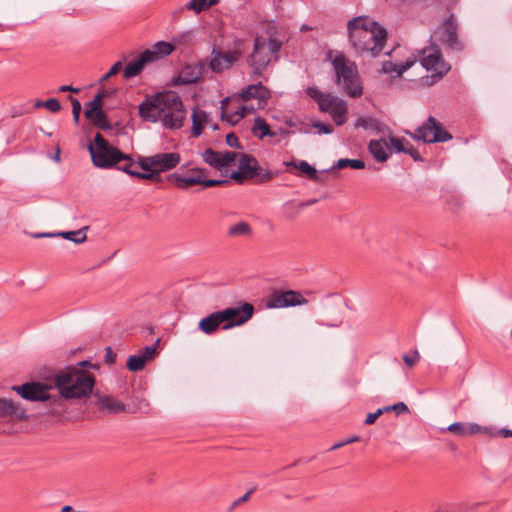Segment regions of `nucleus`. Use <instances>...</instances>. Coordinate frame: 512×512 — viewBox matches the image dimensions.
<instances>
[{
    "mask_svg": "<svg viewBox=\"0 0 512 512\" xmlns=\"http://www.w3.org/2000/svg\"><path fill=\"white\" fill-rule=\"evenodd\" d=\"M205 163L218 170L219 168V152L212 148H206L202 153Z\"/></svg>",
    "mask_w": 512,
    "mask_h": 512,
    "instance_id": "49530a36",
    "label": "nucleus"
},
{
    "mask_svg": "<svg viewBox=\"0 0 512 512\" xmlns=\"http://www.w3.org/2000/svg\"><path fill=\"white\" fill-rule=\"evenodd\" d=\"M211 60L209 62V68L214 73H222L225 70L230 69L235 63L236 59L228 51H222L217 49L215 46L211 52Z\"/></svg>",
    "mask_w": 512,
    "mask_h": 512,
    "instance_id": "a211bd4d",
    "label": "nucleus"
},
{
    "mask_svg": "<svg viewBox=\"0 0 512 512\" xmlns=\"http://www.w3.org/2000/svg\"><path fill=\"white\" fill-rule=\"evenodd\" d=\"M252 235V227L246 221H240L231 225L227 230V236L231 238L249 237Z\"/></svg>",
    "mask_w": 512,
    "mask_h": 512,
    "instance_id": "f704fd0d",
    "label": "nucleus"
},
{
    "mask_svg": "<svg viewBox=\"0 0 512 512\" xmlns=\"http://www.w3.org/2000/svg\"><path fill=\"white\" fill-rule=\"evenodd\" d=\"M239 97L243 102L257 99L258 109H263L267 101L271 98V91L268 87L264 86L262 82H258L243 88Z\"/></svg>",
    "mask_w": 512,
    "mask_h": 512,
    "instance_id": "dca6fc26",
    "label": "nucleus"
},
{
    "mask_svg": "<svg viewBox=\"0 0 512 512\" xmlns=\"http://www.w3.org/2000/svg\"><path fill=\"white\" fill-rule=\"evenodd\" d=\"M489 428H490V431L486 432L485 434H487L491 437H497V436H502L503 438H511L512 437V429L502 428V429L494 431L492 427H489Z\"/></svg>",
    "mask_w": 512,
    "mask_h": 512,
    "instance_id": "69168bd1",
    "label": "nucleus"
},
{
    "mask_svg": "<svg viewBox=\"0 0 512 512\" xmlns=\"http://www.w3.org/2000/svg\"><path fill=\"white\" fill-rule=\"evenodd\" d=\"M407 142L408 141L404 137L390 136V146H388V149H391L396 153H404L407 146Z\"/></svg>",
    "mask_w": 512,
    "mask_h": 512,
    "instance_id": "de8ad7c7",
    "label": "nucleus"
},
{
    "mask_svg": "<svg viewBox=\"0 0 512 512\" xmlns=\"http://www.w3.org/2000/svg\"><path fill=\"white\" fill-rule=\"evenodd\" d=\"M103 111L104 110L101 106L94 105V103L92 101H89L85 105L84 115H85L86 119L90 120L93 117H95L96 115H98L99 113H102Z\"/></svg>",
    "mask_w": 512,
    "mask_h": 512,
    "instance_id": "603ef678",
    "label": "nucleus"
},
{
    "mask_svg": "<svg viewBox=\"0 0 512 512\" xmlns=\"http://www.w3.org/2000/svg\"><path fill=\"white\" fill-rule=\"evenodd\" d=\"M139 116L148 122L155 123L161 117L160 107L157 102V98L154 95L147 96L140 104H139Z\"/></svg>",
    "mask_w": 512,
    "mask_h": 512,
    "instance_id": "412c9836",
    "label": "nucleus"
},
{
    "mask_svg": "<svg viewBox=\"0 0 512 512\" xmlns=\"http://www.w3.org/2000/svg\"><path fill=\"white\" fill-rule=\"evenodd\" d=\"M88 407L95 412L103 414H118L121 412L135 413L138 411L148 412L149 402L146 399L141 398L138 399L137 403H135L133 407H131L110 395H101L99 392H96L90 398Z\"/></svg>",
    "mask_w": 512,
    "mask_h": 512,
    "instance_id": "423d86ee",
    "label": "nucleus"
},
{
    "mask_svg": "<svg viewBox=\"0 0 512 512\" xmlns=\"http://www.w3.org/2000/svg\"><path fill=\"white\" fill-rule=\"evenodd\" d=\"M224 325L222 330H229L247 323L255 313V307L249 302H240L238 306L227 307L220 310Z\"/></svg>",
    "mask_w": 512,
    "mask_h": 512,
    "instance_id": "9b49d317",
    "label": "nucleus"
},
{
    "mask_svg": "<svg viewBox=\"0 0 512 512\" xmlns=\"http://www.w3.org/2000/svg\"><path fill=\"white\" fill-rule=\"evenodd\" d=\"M246 50L247 40L245 38L235 37L232 44L229 46L228 52H230L238 62L243 57Z\"/></svg>",
    "mask_w": 512,
    "mask_h": 512,
    "instance_id": "e433bc0d",
    "label": "nucleus"
},
{
    "mask_svg": "<svg viewBox=\"0 0 512 512\" xmlns=\"http://www.w3.org/2000/svg\"><path fill=\"white\" fill-rule=\"evenodd\" d=\"M248 111H254V107H251L249 109L247 106H242L238 111L231 114H228L226 110H223L221 112V119L223 121L231 123L232 125H235L239 121V119L245 117Z\"/></svg>",
    "mask_w": 512,
    "mask_h": 512,
    "instance_id": "a19ab883",
    "label": "nucleus"
},
{
    "mask_svg": "<svg viewBox=\"0 0 512 512\" xmlns=\"http://www.w3.org/2000/svg\"><path fill=\"white\" fill-rule=\"evenodd\" d=\"M122 161H125L126 163L124 165H121V166H119V164H118V165H116L115 168L125 172L126 174H128L131 177H134V178H137V179H141V180H147V177L142 176V175L145 174V171L144 172H139V171H136V170L132 169V167L135 165V161L133 160L131 155L128 154V158L127 159H123Z\"/></svg>",
    "mask_w": 512,
    "mask_h": 512,
    "instance_id": "ea45409f",
    "label": "nucleus"
},
{
    "mask_svg": "<svg viewBox=\"0 0 512 512\" xmlns=\"http://www.w3.org/2000/svg\"><path fill=\"white\" fill-rule=\"evenodd\" d=\"M305 93L318 104L320 112L328 113L334 104L335 96L320 91L316 86H309Z\"/></svg>",
    "mask_w": 512,
    "mask_h": 512,
    "instance_id": "b1692460",
    "label": "nucleus"
},
{
    "mask_svg": "<svg viewBox=\"0 0 512 512\" xmlns=\"http://www.w3.org/2000/svg\"><path fill=\"white\" fill-rule=\"evenodd\" d=\"M238 156H240V154H237L236 152H232V151H225L223 153L219 152V168H218V170L221 171L224 168L232 166Z\"/></svg>",
    "mask_w": 512,
    "mask_h": 512,
    "instance_id": "c03bdc74",
    "label": "nucleus"
},
{
    "mask_svg": "<svg viewBox=\"0 0 512 512\" xmlns=\"http://www.w3.org/2000/svg\"><path fill=\"white\" fill-rule=\"evenodd\" d=\"M337 126H342L347 122L348 106L347 102L339 97H334V104L328 112Z\"/></svg>",
    "mask_w": 512,
    "mask_h": 512,
    "instance_id": "bb28decb",
    "label": "nucleus"
},
{
    "mask_svg": "<svg viewBox=\"0 0 512 512\" xmlns=\"http://www.w3.org/2000/svg\"><path fill=\"white\" fill-rule=\"evenodd\" d=\"M464 200L459 195H449L446 197L447 209L453 213H457L463 206Z\"/></svg>",
    "mask_w": 512,
    "mask_h": 512,
    "instance_id": "09e8293b",
    "label": "nucleus"
},
{
    "mask_svg": "<svg viewBox=\"0 0 512 512\" xmlns=\"http://www.w3.org/2000/svg\"><path fill=\"white\" fill-rule=\"evenodd\" d=\"M87 149L93 165L100 169L115 168L123 159L128 158V154L111 145L100 132L95 134L94 139L87 145Z\"/></svg>",
    "mask_w": 512,
    "mask_h": 512,
    "instance_id": "7ed1b4c3",
    "label": "nucleus"
},
{
    "mask_svg": "<svg viewBox=\"0 0 512 512\" xmlns=\"http://www.w3.org/2000/svg\"><path fill=\"white\" fill-rule=\"evenodd\" d=\"M181 161L178 152H161L152 156H138L137 164L145 171L144 177L152 182H162L161 173L177 167Z\"/></svg>",
    "mask_w": 512,
    "mask_h": 512,
    "instance_id": "20e7f679",
    "label": "nucleus"
},
{
    "mask_svg": "<svg viewBox=\"0 0 512 512\" xmlns=\"http://www.w3.org/2000/svg\"><path fill=\"white\" fill-rule=\"evenodd\" d=\"M149 54L150 53L143 51L138 58L130 61L123 69V77L125 79H131L138 76L143 71L146 64L151 63L149 61Z\"/></svg>",
    "mask_w": 512,
    "mask_h": 512,
    "instance_id": "a878e982",
    "label": "nucleus"
},
{
    "mask_svg": "<svg viewBox=\"0 0 512 512\" xmlns=\"http://www.w3.org/2000/svg\"><path fill=\"white\" fill-rule=\"evenodd\" d=\"M312 127L318 129V132L322 134H331L334 131L331 124L323 123L321 121H314L312 123Z\"/></svg>",
    "mask_w": 512,
    "mask_h": 512,
    "instance_id": "0e129e2a",
    "label": "nucleus"
},
{
    "mask_svg": "<svg viewBox=\"0 0 512 512\" xmlns=\"http://www.w3.org/2000/svg\"><path fill=\"white\" fill-rule=\"evenodd\" d=\"M425 126L430 143H444L453 138L452 134L445 130L442 124L433 116L426 119Z\"/></svg>",
    "mask_w": 512,
    "mask_h": 512,
    "instance_id": "aec40b11",
    "label": "nucleus"
},
{
    "mask_svg": "<svg viewBox=\"0 0 512 512\" xmlns=\"http://www.w3.org/2000/svg\"><path fill=\"white\" fill-rule=\"evenodd\" d=\"M404 153L410 155L415 162L424 161V158L421 156L419 151L409 142H407V146Z\"/></svg>",
    "mask_w": 512,
    "mask_h": 512,
    "instance_id": "e2e57ef3",
    "label": "nucleus"
},
{
    "mask_svg": "<svg viewBox=\"0 0 512 512\" xmlns=\"http://www.w3.org/2000/svg\"><path fill=\"white\" fill-rule=\"evenodd\" d=\"M385 146L388 147V144L386 143L385 139L381 138L379 140H370L368 144V151L373 156V158L379 162L384 163L386 162L390 155L386 152Z\"/></svg>",
    "mask_w": 512,
    "mask_h": 512,
    "instance_id": "c756f323",
    "label": "nucleus"
},
{
    "mask_svg": "<svg viewBox=\"0 0 512 512\" xmlns=\"http://www.w3.org/2000/svg\"><path fill=\"white\" fill-rule=\"evenodd\" d=\"M285 164L287 166L295 167L296 169H298L300 171V173L302 175L306 176L309 180H312V181H315V182L320 181V177H319V174H318V171L316 170V168L313 167L312 165H310L305 160H301L298 163L286 162Z\"/></svg>",
    "mask_w": 512,
    "mask_h": 512,
    "instance_id": "72a5a7b5",
    "label": "nucleus"
},
{
    "mask_svg": "<svg viewBox=\"0 0 512 512\" xmlns=\"http://www.w3.org/2000/svg\"><path fill=\"white\" fill-rule=\"evenodd\" d=\"M343 90L351 98H359L363 94V87L358 72L349 80L343 81Z\"/></svg>",
    "mask_w": 512,
    "mask_h": 512,
    "instance_id": "2f4dec72",
    "label": "nucleus"
},
{
    "mask_svg": "<svg viewBox=\"0 0 512 512\" xmlns=\"http://www.w3.org/2000/svg\"><path fill=\"white\" fill-rule=\"evenodd\" d=\"M224 320L222 314L219 311L212 312L207 316L200 319L198 322V329L206 335H212L219 329H222Z\"/></svg>",
    "mask_w": 512,
    "mask_h": 512,
    "instance_id": "5701e85b",
    "label": "nucleus"
},
{
    "mask_svg": "<svg viewBox=\"0 0 512 512\" xmlns=\"http://www.w3.org/2000/svg\"><path fill=\"white\" fill-rule=\"evenodd\" d=\"M28 418L26 410L11 399L0 397V422L23 421Z\"/></svg>",
    "mask_w": 512,
    "mask_h": 512,
    "instance_id": "2eb2a0df",
    "label": "nucleus"
},
{
    "mask_svg": "<svg viewBox=\"0 0 512 512\" xmlns=\"http://www.w3.org/2000/svg\"><path fill=\"white\" fill-rule=\"evenodd\" d=\"M308 300L301 292L291 289H273L265 299L267 309H282L305 305Z\"/></svg>",
    "mask_w": 512,
    "mask_h": 512,
    "instance_id": "9d476101",
    "label": "nucleus"
},
{
    "mask_svg": "<svg viewBox=\"0 0 512 512\" xmlns=\"http://www.w3.org/2000/svg\"><path fill=\"white\" fill-rule=\"evenodd\" d=\"M381 409L384 410V413L385 412L393 411V412L396 413V415H401V414H405V413H409L410 412L408 406L404 402H398L396 404H393V405H390V406H386V407L381 408Z\"/></svg>",
    "mask_w": 512,
    "mask_h": 512,
    "instance_id": "6e6d98bb",
    "label": "nucleus"
},
{
    "mask_svg": "<svg viewBox=\"0 0 512 512\" xmlns=\"http://www.w3.org/2000/svg\"><path fill=\"white\" fill-rule=\"evenodd\" d=\"M251 132L260 140L264 139L265 137H274L276 135V132L271 130L269 124L261 116H257L254 119Z\"/></svg>",
    "mask_w": 512,
    "mask_h": 512,
    "instance_id": "473e14b6",
    "label": "nucleus"
},
{
    "mask_svg": "<svg viewBox=\"0 0 512 512\" xmlns=\"http://www.w3.org/2000/svg\"><path fill=\"white\" fill-rule=\"evenodd\" d=\"M159 341L160 339H157V341L153 345L146 346L143 349L140 355L144 358L146 362L153 360L154 357L156 356Z\"/></svg>",
    "mask_w": 512,
    "mask_h": 512,
    "instance_id": "13d9d810",
    "label": "nucleus"
},
{
    "mask_svg": "<svg viewBox=\"0 0 512 512\" xmlns=\"http://www.w3.org/2000/svg\"><path fill=\"white\" fill-rule=\"evenodd\" d=\"M186 117V109L178 108L174 110L165 111L161 113L159 119L162 120L163 125L171 130L180 129L183 126V121Z\"/></svg>",
    "mask_w": 512,
    "mask_h": 512,
    "instance_id": "393cba45",
    "label": "nucleus"
},
{
    "mask_svg": "<svg viewBox=\"0 0 512 512\" xmlns=\"http://www.w3.org/2000/svg\"><path fill=\"white\" fill-rule=\"evenodd\" d=\"M174 50L175 46L173 43L158 41L153 45L152 49H146L144 52L150 53L149 61L152 63L170 55Z\"/></svg>",
    "mask_w": 512,
    "mask_h": 512,
    "instance_id": "cd10ccee",
    "label": "nucleus"
},
{
    "mask_svg": "<svg viewBox=\"0 0 512 512\" xmlns=\"http://www.w3.org/2000/svg\"><path fill=\"white\" fill-rule=\"evenodd\" d=\"M345 168H351L354 170H361L365 168V162L361 159H348V158H341L339 159L331 169H345Z\"/></svg>",
    "mask_w": 512,
    "mask_h": 512,
    "instance_id": "4c0bfd02",
    "label": "nucleus"
},
{
    "mask_svg": "<svg viewBox=\"0 0 512 512\" xmlns=\"http://www.w3.org/2000/svg\"><path fill=\"white\" fill-rule=\"evenodd\" d=\"M192 128L191 134L193 137L198 138L202 135L205 125L209 121L208 114L204 111L195 107L192 111Z\"/></svg>",
    "mask_w": 512,
    "mask_h": 512,
    "instance_id": "c85d7f7f",
    "label": "nucleus"
},
{
    "mask_svg": "<svg viewBox=\"0 0 512 512\" xmlns=\"http://www.w3.org/2000/svg\"><path fill=\"white\" fill-rule=\"evenodd\" d=\"M206 1L207 0H190L186 4V8L188 10L194 11L196 14H199V13L207 10Z\"/></svg>",
    "mask_w": 512,
    "mask_h": 512,
    "instance_id": "864d4df0",
    "label": "nucleus"
},
{
    "mask_svg": "<svg viewBox=\"0 0 512 512\" xmlns=\"http://www.w3.org/2000/svg\"><path fill=\"white\" fill-rule=\"evenodd\" d=\"M406 134H408L412 139L416 141H422L425 144H430L425 122L419 126L415 132L407 131Z\"/></svg>",
    "mask_w": 512,
    "mask_h": 512,
    "instance_id": "8fccbe9b",
    "label": "nucleus"
},
{
    "mask_svg": "<svg viewBox=\"0 0 512 512\" xmlns=\"http://www.w3.org/2000/svg\"><path fill=\"white\" fill-rule=\"evenodd\" d=\"M355 127H361L365 130L371 129L376 133H381L383 125L375 118L360 116L355 122Z\"/></svg>",
    "mask_w": 512,
    "mask_h": 512,
    "instance_id": "c9c22d12",
    "label": "nucleus"
},
{
    "mask_svg": "<svg viewBox=\"0 0 512 512\" xmlns=\"http://www.w3.org/2000/svg\"><path fill=\"white\" fill-rule=\"evenodd\" d=\"M226 144L235 149H243V145L240 143L238 136L234 132H230L226 135Z\"/></svg>",
    "mask_w": 512,
    "mask_h": 512,
    "instance_id": "680f3d73",
    "label": "nucleus"
},
{
    "mask_svg": "<svg viewBox=\"0 0 512 512\" xmlns=\"http://www.w3.org/2000/svg\"><path fill=\"white\" fill-rule=\"evenodd\" d=\"M436 40L453 51H462L463 44L458 37V23L454 14H450L435 31Z\"/></svg>",
    "mask_w": 512,
    "mask_h": 512,
    "instance_id": "f8f14e48",
    "label": "nucleus"
},
{
    "mask_svg": "<svg viewBox=\"0 0 512 512\" xmlns=\"http://www.w3.org/2000/svg\"><path fill=\"white\" fill-rule=\"evenodd\" d=\"M146 363L140 354L130 355L127 359L126 367L131 372H138L144 369Z\"/></svg>",
    "mask_w": 512,
    "mask_h": 512,
    "instance_id": "79ce46f5",
    "label": "nucleus"
},
{
    "mask_svg": "<svg viewBox=\"0 0 512 512\" xmlns=\"http://www.w3.org/2000/svg\"><path fill=\"white\" fill-rule=\"evenodd\" d=\"M86 230H88L87 226L78 230L66 231V240L74 242L75 244L83 243L87 238Z\"/></svg>",
    "mask_w": 512,
    "mask_h": 512,
    "instance_id": "a18cd8bd",
    "label": "nucleus"
},
{
    "mask_svg": "<svg viewBox=\"0 0 512 512\" xmlns=\"http://www.w3.org/2000/svg\"><path fill=\"white\" fill-rule=\"evenodd\" d=\"M279 173V170L264 169L253 155L241 153L239 169L230 174V179L238 184L252 179H256V182L259 184H264L278 177Z\"/></svg>",
    "mask_w": 512,
    "mask_h": 512,
    "instance_id": "39448f33",
    "label": "nucleus"
},
{
    "mask_svg": "<svg viewBox=\"0 0 512 512\" xmlns=\"http://www.w3.org/2000/svg\"><path fill=\"white\" fill-rule=\"evenodd\" d=\"M123 69V62L117 61L114 63L111 68L108 70L106 74H104L100 79L99 83H103L107 80H109L111 77L117 75L121 70Z\"/></svg>",
    "mask_w": 512,
    "mask_h": 512,
    "instance_id": "5fc2aeb1",
    "label": "nucleus"
},
{
    "mask_svg": "<svg viewBox=\"0 0 512 512\" xmlns=\"http://www.w3.org/2000/svg\"><path fill=\"white\" fill-rule=\"evenodd\" d=\"M66 367H70L73 370L77 371H87V368L93 369V370H99L100 364L99 363H92L90 360H82L76 364L72 365H66Z\"/></svg>",
    "mask_w": 512,
    "mask_h": 512,
    "instance_id": "3c124183",
    "label": "nucleus"
},
{
    "mask_svg": "<svg viewBox=\"0 0 512 512\" xmlns=\"http://www.w3.org/2000/svg\"><path fill=\"white\" fill-rule=\"evenodd\" d=\"M419 359L420 356L417 350L413 351V355H403V361L408 367H413L419 361Z\"/></svg>",
    "mask_w": 512,
    "mask_h": 512,
    "instance_id": "338daca9",
    "label": "nucleus"
},
{
    "mask_svg": "<svg viewBox=\"0 0 512 512\" xmlns=\"http://www.w3.org/2000/svg\"><path fill=\"white\" fill-rule=\"evenodd\" d=\"M433 36L430 38L431 42V53H429L426 56H423L420 60L421 65L426 70H434L435 73H433L430 78L432 79V83H435L442 79L451 69V66L449 63H447L442 56L440 47L437 43L432 42Z\"/></svg>",
    "mask_w": 512,
    "mask_h": 512,
    "instance_id": "ddd939ff",
    "label": "nucleus"
},
{
    "mask_svg": "<svg viewBox=\"0 0 512 512\" xmlns=\"http://www.w3.org/2000/svg\"><path fill=\"white\" fill-rule=\"evenodd\" d=\"M47 381H29L21 385H14L12 390L24 400L31 402H44L54 408L60 406V401L50 394V390L57 389L58 395L64 398V370H59L55 375L51 371L45 376Z\"/></svg>",
    "mask_w": 512,
    "mask_h": 512,
    "instance_id": "f03ea898",
    "label": "nucleus"
},
{
    "mask_svg": "<svg viewBox=\"0 0 512 512\" xmlns=\"http://www.w3.org/2000/svg\"><path fill=\"white\" fill-rule=\"evenodd\" d=\"M257 490V486H253L252 488H250L243 496L237 498L236 500H234L231 504V506L229 507V511H232L234 510L237 506L247 502L249 500V498L251 497V495Z\"/></svg>",
    "mask_w": 512,
    "mask_h": 512,
    "instance_id": "bf43d9fd",
    "label": "nucleus"
},
{
    "mask_svg": "<svg viewBox=\"0 0 512 512\" xmlns=\"http://www.w3.org/2000/svg\"><path fill=\"white\" fill-rule=\"evenodd\" d=\"M46 108L52 113L59 112L62 108L61 103L56 98H49L47 100L37 99L33 102L32 109Z\"/></svg>",
    "mask_w": 512,
    "mask_h": 512,
    "instance_id": "58836bf2",
    "label": "nucleus"
},
{
    "mask_svg": "<svg viewBox=\"0 0 512 512\" xmlns=\"http://www.w3.org/2000/svg\"><path fill=\"white\" fill-rule=\"evenodd\" d=\"M266 33L268 34V39L266 40L268 51L271 55H274L277 60L279 58L278 54L283 45V42L276 37L277 27L274 24H269L266 28Z\"/></svg>",
    "mask_w": 512,
    "mask_h": 512,
    "instance_id": "7c9ffc66",
    "label": "nucleus"
},
{
    "mask_svg": "<svg viewBox=\"0 0 512 512\" xmlns=\"http://www.w3.org/2000/svg\"><path fill=\"white\" fill-rule=\"evenodd\" d=\"M399 68H400V64H397V63H393L392 61H383L382 63V72L384 73H396L395 77L396 78H400L402 77L403 73H400L399 72Z\"/></svg>",
    "mask_w": 512,
    "mask_h": 512,
    "instance_id": "4d7b16f0",
    "label": "nucleus"
},
{
    "mask_svg": "<svg viewBox=\"0 0 512 512\" xmlns=\"http://www.w3.org/2000/svg\"><path fill=\"white\" fill-rule=\"evenodd\" d=\"M90 121L95 127L103 131H110L113 129V126L110 123L107 113L105 111L99 113L98 115L90 119Z\"/></svg>",
    "mask_w": 512,
    "mask_h": 512,
    "instance_id": "37998d69",
    "label": "nucleus"
},
{
    "mask_svg": "<svg viewBox=\"0 0 512 512\" xmlns=\"http://www.w3.org/2000/svg\"><path fill=\"white\" fill-rule=\"evenodd\" d=\"M332 65L335 70V83L339 85L344 80H349L358 72L356 64L346 59L343 54L336 56L332 60Z\"/></svg>",
    "mask_w": 512,
    "mask_h": 512,
    "instance_id": "f3484780",
    "label": "nucleus"
},
{
    "mask_svg": "<svg viewBox=\"0 0 512 512\" xmlns=\"http://www.w3.org/2000/svg\"><path fill=\"white\" fill-rule=\"evenodd\" d=\"M349 43L357 56L377 58L388 38L386 28L367 16H357L347 23Z\"/></svg>",
    "mask_w": 512,
    "mask_h": 512,
    "instance_id": "f257e3e1",
    "label": "nucleus"
},
{
    "mask_svg": "<svg viewBox=\"0 0 512 512\" xmlns=\"http://www.w3.org/2000/svg\"><path fill=\"white\" fill-rule=\"evenodd\" d=\"M440 431L450 432L456 436L466 437L470 435L486 433L490 431V428L487 426H481L477 423L454 422L448 427L442 428Z\"/></svg>",
    "mask_w": 512,
    "mask_h": 512,
    "instance_id": "6ab92c4d",
    "label": "nucleus"
},
{
    "mask_svg": "<svg viewBox=\"0 0 512 512\" xmlns=\"http://www.w3.org/2000/svg\"><path fill=\"white\" fill-rule=\"evenodd\" d=\"M271 54L266 47V39L256 35L252 52L246 57L247 65L252 69L250 74L253 80L260 78L271 62Z\"/></svg>",
    "mask_w": 512,
    "mask_h": 512,
    "instance_id": "1a4fd4ad",
    "label": "nucleus"
},
{
    "mask_svg": "<svg viewBox=\"0 0 512 512\" xmlns=\"http://www.w3.org/2000/svg\"><path fill=\"white\" fill-rule=\"evenodd\" d=\"M202 74L203 64L201 62L198 64L186 63L180 72L171 79L170 84L172 86L195 84L202 80Z\"/></svg>",
    "mask_w": 512,
    "mask_h": 512,
    "instance_id": "4468645a",
    "label": "nucleus"
},
{
    "mask_svg": "<svg viewBox=\"0 0 512 512\" xmlns=\"http://www.w3.org/2000/svg\"><path fill=\"white\" fill-rule=\"evenodd\" d=\"M384 413V410H382L381 408L377 409L375 412L373 413H369L367 416H366V419L364 421V423L366 425H372L376 422V420Z\"/></svg>",
    "mask_w": 512,
    "mask_h": 512,
    "instance_id": "774afa93",
    "label": "nucleus"
},
{
    "mask_svg": "<svg viewBox=\"0 0 512 512\" xmlns=\"http://www.w3.org/2000/svg\"><path fill=\"white\" fill-rule=\"evenodd\" d=\"M189 172L194 175H181L179 173H172L166 177L168 182L174 183L179 189L186 190L194 185H201L203 188H211L224 186L229 184L227 179H206L207 169L205 168H192Z\"/></svg>",
    "mask_w": 512,
    "mask_h": 512,
    "instance_id": "6e6552de",
    "label": "nucleus"
},
{
    "mask_svg": "<svg viewBox=\"0 0 512 512\" xmlns=\"http://www.w3.org/2000/svg\"><path fill=\"white\" fill-rule=\"evenodd\" d=\"M66 98L71 101V104H72V114H73L74 120L76 122H78L79 118H80V115H81V112H82L81 103L78 101V99L74 98L73 96H68Z\"/></svg>",
    "mask_w": 512,
    "mask_h": 512,
    "instance_id": "052dcab7",
    "label": "nucleus"
},
{
    "mask_svg": "<svg viewBox=\"0 0 512 512\" xmlns=\"http://www.w3.org/2000/svg\"><path fill=\"white\" fill-rule=\"evenodd\" d=\"M96 377L89 371H77L66 367V400L92 397Z\"/></svg>",
    "mask_w": 512,
    "mask_h": 512,
    "instance_id": "0eeeda50",
    "label": "nucleus"
},
{
    "mask_svg": "<svg viewBox=\"0 0 512 512\" xmlns=\"http://www.w3.org/2000/svg\"><path fill=\"white\" fill-rule=\"evenodd\" d=\"M157 102L160 107V112L164 113L166 110H174L185 108L181 97L175 91H165L155 94Z\"/></svg>",
    "mask_w": 512,
    "mask_h": 512,
    "instance_id": "4be33fe9",
    "label": "nucleus"
}]
</instances>
